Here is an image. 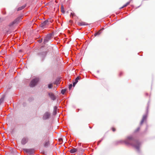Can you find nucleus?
<instances>
[{"label": "nucleus", "mask_w": 155, "mask_h": 155, "mask_svg": "<svg viewBox=\"0 0 155 155\" xmlns=\"http://www.w3.org/2000/svg\"><path fill=\"white\" fill-rule=\"evenodd\" d=\"M124 142L126 144L130 145L134 147L137 150H139L140 147L139 143L135 141L132 137H128Z\"/></svg>", "instance_id": "obj_1"}, {"label": "nucleus", "mask_w": 155, "mask_h": 155, "mask_svg": "<svg viewBox=\"0 0 155 155\" xmlns=\"http://www.w3.org/2000/svg\"><path fill=\"white\" fill-rule=\"evenodd\" d=\"M39 81V78H36L32 80L30 82V86L33 87L35 86Z\"/></svg>", "instance_id": "obj_2"}, {"label": "nucleus", "mask_w": 155, "mask_h": 155, "mask_svg": "<svg viewBox=\"0 0 155 155\" xmlns=\"http://www.w3.org/2000/svg\"><path fill=\"white\" fill-rule=\"evenodd\" d=\"M48 24L49 22L48 21H45L40 24V26L41 27L44 28L47 27V25Z\"/></svg>", "instance_id": "obj_3"}, {"label": "nucleus", "mask_w": 155, "mask_h": 155, "mask_svg": "<svg viewBox=\"0 0 155 155\" xmlns=\"http://www.w3.org/2000/svg\"><path fill=\"white\" fill-rule=\"evenodd\" d=\"M51 34L48 35L44 39V42L47 43L48 41L51 39Z\"/></svg>", "instance_id": "obj_4"}, {"label": "nucleus", "mask_w": 155, "mask_h": 155, "mask_svg": "<svg viewBox=\"0 0 155 155\" xmlns=\"http://www.w3.org/2000/svg\"><path fill=\"white\" fill-rule=\"evenodd\" d=\"M50 116V114L49 112H46L44 114L43 116V118L44 120H46Z\"/></svg>", "instance_id": "obj_5"}, {"label": "nucleus", "mask_w": 155, "mask_h": 155, "mask_svg": "<svg viewBox=\"0 0 155 155\" xmlns=\"http://www.w3.org/2000/svg\"><path fill=\"white\" fill-rule=\"evenodd\" d=\"M49 95L50 97L53 100H55L56 98V97L52 93H50L49 94Z\"/></svg>", "instance_id": "obj_6"}, {"label": "nucleus", "mask_w": 155, "mask_h": 155, "mask_svg": "<svg viewBox=\"0 0 155 155\" xmlns=\"http://www.w3.org/2000/svg\"><path fill=\"white\" fill-rule=\"evenodd\" d=\"M27 141V139L26 138H23L21 140V143L23 144H25Z\"/></svg>", "instance_id": "obj_7"}, {"label": "nucleus", "mask_w": 155, "mask_h": 155, "mask_svg": "<svg viewBox=\"0 0 155 155\" xmlns=\"http://www.w3.org/2000/svg\"><path fill=\"white\" fill-rule=\"evenodd\" d=\"M77 151V150L75 148H73L71 150H70V152L71 153H74L76 152Z\"/></svg>", "instance_id": "obj_8"}, {"label": "nucleus", "mask_w": 155, "mask_h": 155, "mask_svg": "<svg viewBox=\"0 0 155 155\" xmlns=\"http://www.w3.org/2000/svg\"><path fill=\"white\" fill-rule=\"evenodd\" d=\"M57 107L56 106H55L54 107V111H53V113L54 114H55L57 113Z\"/></svg>", "instance_id": "obj_9"}, {"label": "nucleus", "mask_w": 155, "mask_h": 155, "mask_svg": "<svg viewBox=\"0 0 155 155\" xmlns=\"http://www.w3.org/2000/svg\"><path fill=\"white\" fill-rule=\"evenodd\" d=\"M80 78L79 77H77L75 80V82L73 83V85L74 86L75 84H76V83L78 82V80Z\"/></svg>", "instance_id": "obj_10"}, {"label": "nucleus", "mask_w": 155, "mask_h": 155, "mask_svg": "<svg viewBox=\"0 0 155 155\" xmlns=\"http://www.w3.org/2000/svg\"><path fill=\"white\" fill-rule=\"evenodd\" d=\"M146 115H144L143 117V119H142V120L141 121V124H142L143 122L144 121V120H145V119H146Z\"/></svg>", "instance_id": "obj_11"}, {"label": "nucleus", "mask_w": 155, "mask_h": 155, "mask_svg": "<svg viewBox=\"0 0 155 155\" xmlns=\"http://www.w3.org/2000/svg\"><path fill=\"white\" fill-rule=\"evenodd\" d=\"M130 2H127L126 4L124 5L122 7V8H123L124 7L127 6V5H128L130 4Z\"/></svg>", "instance_id": "obj_12"}, {"label": "nucleus", "mask_w": 155, "mask_h": 155, "mask_svg": "<svg viewBox=\"0 0 155 155\" xmlns=\"http://www.w3.org/2000/svg\"><path fill=\"white\" fill-rule=\"evenodd\" d=\"M52 87H53V84H50L48 85V87L49 88H51Z\"/></svg>", "instance_id": "obj_13"}, {"label": "nucleus", "mask_w": 155, "mask_h": 155, "mask_svg": "<svg viewBox=\"0 0 155 155\" xmlns=\"http://www.w3.org/2000/svg\"><path fill=\"white\" fill-rule=\"evenodd\" d=\"M75 16L74 13H71L70 15V16L72 17L73 18Z\"/></svg>", "instance_id": "obj_14"}, {"label": "nucleus", "mask_w": 155, "mask_h": 155, "mask_svg": "<svg viewBox=\"0 0 155 155\" xmlns=\"http://www.w3.org/2000/svg\"><path fill=\"white\" fill-rule=\"evenodd\" d=\"M3 98H2L0 99V104H1V103L3 102Z\"/></svg>", "instance_id": "obj_15"}, {"label": "nucleus", "mask_w": 155, "mask_h": 155, "mask_svg": "<svg viewBox=\"0 0 155 155\" xmlns=\"http://www.w3.org/2000/svg\"><path fill=\"white\" fill-rule=\"evenodd\" d=\"M24 7H20L18 8V10H21L24 8Z\"/></svg>", "instance_id": "obj_16"}, {"label": "nucleus", "mask_w": 155, "mask_h": 155, "mask_svg": "<svg viewBox=\"0 0 155 155\" xmlns=\"http://www.w3.org/2000/svg\"><path fill=\"white\" fill-rule=\"evenodd\" d=\"M101 30H100L99 31H98V32H97L96 34H95V35H98L100 34V31H101Z\"/></svg>", "instance_id": "obj_17"}, {"label": "nucleus", "mask_w": 155, "mask_h": 155, "mask_svg": "<svg viewBox=\"0 0 155 155\" xmlns=\"http://www.w3.org/2000/svg\"><path fill=\"white\" fill-rule=\"evenodd\" d=\"M72 84H71L69 85V89H70L72 87Z\"/></svg>", "instance_id": "obj_18"}, {"label": "nucleus", "mask_w": 155, "mask_h": 155, "mask_svg": "<svg viewBox=\"0 0 155 155\" xmlns=\"http://www.w3.org/2000/svg\"><path fill=\"white\" fill-rule=\"evenodd\" d=\"M112 130L113 131H114L115 130V128L113 127L112 128Z\"/></svg>", "instance_id": "obj_19"}, {"label": "nucleus", "mask_w": 155, "mask_h": 155, "mask_svg": "<svg viewBox=\"0 0 155 155\" xmlns=\"http://www.w3.org/2000/svg\"><path fill=\"white\" fill-rule=\"evenodd\" d=\"M61 93L63 94H64V90H62L61 91Z\"/></svg>", "instance_id": "obj_20"}, {"label": "nucleus", "mask_w": 155, "mask_h": 155, "mask_svg": "<svg viewBox=\"0 0 155 155\" xmlns=\"http://www.w3.org/2000/svg\"><path fill=\"white\" fill-rule=\"evenodd\" d=\"M84 23H84L82 22L81 23V25H85Z\"/></svg>", "instance_id": "obj_21"}, {"label": "nucleus", "mask_w": 155, "mask_h": 155, "mask_svg": "<svg viewBox=\"0 0 155 155\" xmlns=\"http://www.w3.org/2000/svg\"><path fill=\"white\" fill-rule=\"evenodd\" d=\"M61 11L62 12L64 13V12L63 10L61 9Z\"/></svg>", "instance_id": "obj_22"}, {"label": "nucleus", "mask_w": 155, "mask_h": 155, "mask_svg": "<svg viewBox=\"0 0 155 155\" xmlns=\"http://www.w3.org/2000/svg\"><path fill=\"white\" fill-rule=\"evenodd\" d=\"M54 84H58V82H56Z\"/></svg>", "instance_id": "obj_23"}, {"label": "nucleus", "mask_w": 155, "mask_h": 155, "mask_svg": "<svg viewBox=\"0 0 155 155\" xmlns=\"http://www.w3.org/2000/svg\"><path fill=\"white\" fill-rule=\"evenodd\" d=\"M62 8H63V6H61V8L62 9Z\"/></svg>", "instance_id": "obj_24"}]
</instances>
